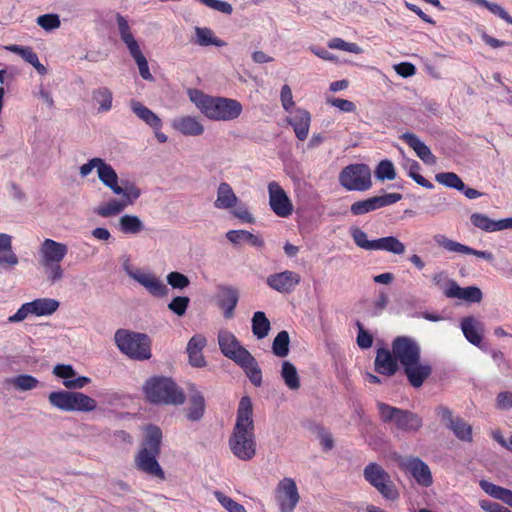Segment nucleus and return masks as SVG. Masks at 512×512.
Returning a JSON list of instances; mask_svg holds the SVG:
<instances>
[{
    "label": "nucleus",
    "instance_id": "nucleus-1",
    "mask_svg": "<svg viewBox=\"0 0 512 512\" xmlns=\"http://www.w3.org/2000/svg\"><path fill=\"white\" fill-rule=\"evenodd\" d=\"M252 403L248 396L241 398L236 423L229 437V448L242 461H249L256 455Z\"/></svg>",
    "mask_w": 512,
    "mask_h": 512
},
{
    "label": "nucleus",
    "instance_id": "nucleus-2",
    "mask_svg": "<svg viewBox=\"0 0 512 512\" xmlns=\"http://www.w3.org/2000/svg\"><path fill=\"white\" fill-rule=\"evenodd\" d=\"M162 431L156 425H148L141 448L135 456V466L150 476L164 479L165 474L157 457L161 452Z\"/></svg>",
    "mask_w": 512,
    "mask_h": 512
},
{
    "label": "nucleus",
    "instance_id": "nucleus-3",
    "mask_svg": "<svg viewBox=\"0 0 512 512\" xmlns=\"http://www.w3.org/2000/svg\"><path fill=\"white\" fill-rule=\"evenodd\" d=\"M191 100L209 119L216 121H231L240 116L242 105L239 101L225 97H212L195 91Z\"/></svg>",
    "mask_w": 512,
    "mask_h": 512
},
{
    "label": "nucleus",
    "instance_id": "nucleus-4",
    "mask_svg": "<svg viewBox=\"0 0 512 512\" xmlns=\"http://www.w3.org/2000/svg\"><path fill=\"white\" fill-rule=\"evenodd\" d=\"M147 400L156 405H182L185 402L183 390L170 377L154 376L143 386Z\"/></svg>",
    "mask_w": 512,
    "mask_h": 512
},
{
    "label": "nucleus",
    "instance_id": "nucleus-5",
    "mask_svg": "<svg viewBox=\"0 0 512 512\" xmlns=\"http://www.w3.org/2000/svg\"><path fill=\"white\" fill-rule=\"evenodd\" d=\"M68 253V247L64 243L46 238L39 248V263L44 268L47 279L55 283L63 278L64 272L61 262Z\"/></svg>",
    "mask_w": 512,
    "mask_h": 512
},
{
    "label": "nucleus",
    "instance_id": "nucleus-6",
    "mask_svg": "<svg viewBox=\"0 0 512 512\" xmlns=\"http://www.w3.org/2000/svg\"><path fill=\"white\" fill-rule=\"evenodd\" d=\"M377 408L381 421L385 424H394L397 430L415 433L423 426L422 418L410 410L400 409L383 402H378Z\"/></svg>",
    "mask_w": 512,
    "mask_h": 512
},
{
    "label": "nucleus",
    "instance_id": "nucleus-7",
    "mask_svg": "<svg viewBox=\"0 0 512 512\" xmlns=\"http://www.w3.org/2000/svg\"><path fill=\"white\" fill-rule=\"evenodd\" d=\"M51 406L66 412H91L97 407V402L90 396L76 391H53L48 395Z\"/></svg>",
    "mask_w": 512,
    "mask_h": 512
},
{
    "label": "nucleus",
    "instance_id": "nucleus-8",
    "mask_svg": "<svg viewBox=\"0 0 512 512\" xmlns=\"http://www.w3.org/2000/svg\"><path fill=\"white\" fill-rule=\"evenodd\" d=\"M115 341L120 351L130 358L147 360L151 357L150 339L146 334L119 329Z\"/></svg>",
    "mask_w": 512,
    "mask_h": 512
},
{
    "label": "nucleus",
    "instance_id": "nucleus-9",
    "mask_svg": "<svg viewBox=\"0 0 512 512\" xmlns=\"http://www.w3.org/2000/svg\"><path fill=\"white\" fill-rule=\"evenodd\" d=\"M340 185L347 191H367L372 185V173L367 164L354 163L344 167L338 176Z\"/></svg>",
    "mask_w": 512,
    "mask_h": 512
},
{
    "label": "nucleus",
    "instance_id": "nucleus-10",
    "mask_svg": "<svg viewBox=\"0 0 512 512\" xmlns=\"http://www.w3.org/2000/svg\"><path fill=\"white\" fill-rule=\"evenodd\" d=\"M364 479L372 485L385 499L395 500L399 494L390 475L375 462L369 463L363 471Z\"/></svg>",
    "mask_w": 512,
    "mask_h": 512
},
{
    "label": "nucleus",
    "instance_id": "nucleus-11",
    "mask_svg": "<svg viewBox=\"0 0 512 512\" xmlns=\"http://www.w3.org/2000/svg\"><path fill=\"white\" fill-rule=\"evenodd\" d=\"M391 348L402 366L417 364L421 358L420 345L409 336H397L392 341Z\"/></svg>",
    "mask_w": 512,
    "mask_h": 512
},
{
    "label": "nucleus",
    "instance_id": "nucleus-12",
    "mask_svg": "<svg viewBox=\"0 0 512 512\" xmlns=\"http://www.w3.org/2000/svg\"><path fill=\"white\" fill-rule=\"evenodd\" d=\"M59 307V302L51 298H38L23 304L18 311L8 317L7 320H25L29 315L37 317L49 316Z\"/></svg>",
    "mask_w": 512,
    "mask_h": 512
},
{
    "label": "nucleus",
    "instance_id": "nucleus-13",
    "mask_svg": "<svg viewBox=\"0 0 512 512\" xmlns=\"http://www.w3.org/2000/svg\"><path fill=\"white\" fill-rule=\"evenodd\" d=\"M268 195H269V206L275 215L281 218H287L292 215L294 206L282 188V186L277 181H271L267 186Z\"/></svg>",
    "mask_w": 512,
    "mask_h": 512
},
{
    "label": "nucleus",
    "instance_id": "nucleus-14",
    "mask_svg": "<svg viewBox=\"0 0 512 512\" xmlns=\"http://www.w3.org/2000/svg\"><path fill=\"white\" fill-rule=\"evenodd\" d=\"M401 199L402 195L400 193H387L384 195L373 196L354 202L350 206V212L354 216L364 215L366 213L393 205Z\"/></svg>",
    "mask_w": 512,
    "mask_h": 512
},
{
    "label": "nucleus",
    "instance_id": "nucleus-15",
    "mask_svg": "<svg viewBox=\"0 0 512 512\" xmlns=\"http://www.w3.org/2000/svg\"><path fill=\"white\" fill-rule=\"evenodd\" d=\"M399 467L411 474L418 485L430 487L433 483L432 474L429 466L419 457H402L398 461Z\"/></svg>",
    "mask_w": 512,
    "mask_h": 512
},
{
    "label": "nucleus",
    "instance_id": "nucleus-16",
    "mask_svg": "<svg viewBox=\"0 0 512 512\" xmlns=\"http://www.w3.org/2000/svg\"><path fill=\"white\" fill-rule=\"evenodd\" d=\"M276 499L281 512H292L299 502L300 496L296 482L292 478L282 479L276 488Z\"/></svg>",
    "mask_w": 512,
    "mask_h": 512
},
{
    "label": "nucleus",
    "instance_id": "nucleus-17",
    "mask_svg": "<svg viewBox=\"0 0 512 512\" xmlns=\"http://www.w3.org/2000/svg\"><path fill=\"white\" fill-rule=\"evenodd\" d=\"M218 344L222 354L236 364L250 353L246 348L240 345L234 334L226 330L219 332Z\"/></svg>",
    "mask_w": 512,
    "mask_h": 512
},
{
    "label": "nucleus",
    "instance_id": "nucleus-18",
    "mask_svg": "<svg viewBox=\"0 0 512 512\" xmlns=\"http://www.w3.org/2000/svg\"><path fill=\"white\" fill-rule=\"evenodd\" d=\"M300 281V274L291 270H285L283 272L271 274L266 279V283L271 289L279 293L286 294L294 291L296 286L299 285Z\"/></svg>",
    "mask_w": 512,
    "mask_h": 512
},
{
    "label": "nucleus",
    "instance_id": "nucleus-19",
    "mask_svg": "<svg viewBox=\"0 0 512 512\" xmlns=\"http://www.w3.org/2000/svg\"><path fill=\"white\" fill-rule=\"evenodd\" d=\"M435 242L445 250L460 254H471L478 258L485 259L486 261H493L494 256L489 251L475 250L467 245L461 244L457 241L451 240L443 234H437L434 236Z\"/></svg>",
    "mask_w": 512,
    "mask_h": 512
},
{
    "label": "nucleus",
    "instance_id": "nucleus-20",
    "mask_svg": "<svg viewBox=\"0 0 512 512\" xmlns=\"http://www.w3.org/2000/svg\"><path fill=\"white\" fill-rule=\"evenodd\" d=\"M399 361L394 354L393 349L379 348L374 360L375 371L379 374L391 377L399 369Z\"/></svg>",
    "mask_w": 512,
    "mask_h": 512
},
{
    "label": "nucleus",
    "instance_id": "nucleus-21",
    "mask_svg": "<svg viewBox=\"0 0 512 512\" xmlns=\"http://www.w3.org/2000/svg\"><path fill=\"white\" fill-rule=\"evenodd\" d=\"M189 405L186 409V418L191 422L200 421L206 410L205 398L195 384H189Z\"/></svg>",
    "mask_w": 512,
    "mask_h": 512
},
{
    "label": "nucleus",
    "instance_id": "nucleus-22",
    "mask_svg": "<svg viewBox=\"0 0 512 512\" xmlns=\"http://www.w3.org/2000/svg\"><path fill=\"white\" fill-rule=\"evenodd\" d=\"M445 297L459 299L467 303H479L482 300L483 294L480 288L476 286L462 288L455 281L449 283V287L445 291Z\"/></svg>",
    "mask_w": 512,
    "mask_h": 512
},
{
    "label": "nucleus",
    "instance_id": "nucleus-23",
    "mask_svg": "<svg viewBox=\"0 0 512 512\" xmlns=\"http://www.w3.org/2000/svg\"><path fill=\"white\" fill-rule=\"evenodd\" d=\"M287 122L293 127L298 140L304 141L307 139L311 124V115L307 110L295 109L291 112L290 117L287 118Z\"/></svg>",
    "mask_w": 512,
    "mask_h": 512
},
{
    "label": "nucleus",
    "instance_id": "nucleus-24",
    "mask_svg": "<svg viewBox=\"0 0 512 512\" xmlns=\"http://www.w3.org/2000/svg\"><path fill=\"white\" fill-rule=\"evenodd\" d=\"M402 367L409 384L414 388L421 387L432 374L431 365L421 363L420 360H418L417 364H407Z\"/></svg>",
    "mask_w": 512,
    "mask_h": 512
},
{
    "label": "nucleus",
    "instance_id": "nucleus-25",
    "mask_svg": "<svg viewBox=\"0 0 512 512\" xmlns=\"http://www.w3.org/2000/svg\"><path fill=\"white\" fill-rule=\"evenodd\" d=\"M206 338L201 334L194 335L187 344L186 352L188 354L189 364L192 367L203 368L207 365L202 350L206 346Z\"/></svg>",
    "mask_w": 512,
    "mask_h": 512
},
{
    "label": "nucleus",
    "instance_id": "nucleus-26",
    "mask_svg": "<svg viewBox=\"0 0 512 512\" xmlns=\"http://www.w3.org/2000/svg\"><path fill=\"white\" fill-rule=\"evenodd\" d=\"M411 149L414 150L416 155L428 165L436 163V157L432 154L430 148L422 142L417 135L411 132H405L400 136Z\"/></svg>",
    "mask_w": 512,
    "mask_h": 512
},
{
    "label": "nucleus",
    "instance_id": "nucleus-27",
    "mask_svg": "<svg viewBox=\"0 0 512 512\" xmlns=\"http://www.w3.org/2000/svg\"><path fill=\"white\" fill-rule=\"evenodd\" d=\"M133 278L143 285L152 295L157 297L165 296L168 292L167 286L156 276L149 273L133 274Z\"/></svg>",
    "mask_w": 512,
    "mask_h": 512
},
{
    "label": "nucleus",
    "instance_id": "nucleus-28",
    "mask_svg": "<svg viewBox=\"0 0 512 512\" xmlns=\"http://www.w3.org/2000/svg\"><path fill=\"white\" fill-rule=\"evenodd\" d=\"M173 127L186 136H199L203 134L204 127L192 116H182L173 121Z\"/></svg>",
    "mask_w": 512,
    "mask_h": 512
},
{
    "label": "nucleus",
    "instance_id": "nucleus-29",
    "mask_svg": "<svg viewBox=\"0 0 512 512\" xmlns=\"http://www.w3.org/2000/svg\"><path fill=\"white\" fill-rule=\"evenodd\" d=\"M98 178L99 180L113 193H120L121 191V185H119L118 181V175L114 168L106 163L103 159L101 160V163L99 165L98 171Z\"/></svg>",
    "mask_w": 512,
    "mask_h": 512
},
{
    "label": "nucleus",
    "instance_id": "nucleus-30",
    "mask_svg": "<svg viewBox=\"0 0 512 512\" xmlns=\"http://www.w3.org/2000/svg\"><path fill=\"white\" fill-rule=\"evenodd\" d=\"M237 365L244 370L246 376L254 386L260 387L262 385V371L257 360L251 353L247 354Z\"/></svg>",
    "mask_w": 512,
    "mask_h": 512
},
{
    "label": "nucleus",
    "instance_id": "nucleus-31",
    "mask_svg": "<svg viewBox=\"0 0 512 512\" xmlns=\"http://www.w3.org/2000/svg\"><path fill=\"white\" fill-rule=\"evenodd\" d=\"M237 201L238 198L231 185L227 182H221L217 189V198L214 206L218 209H230L236 205Z\"/></svg>",
    "mask_w": 512,
    "mask_h": 512
},
{
    "label": "nucleus",
    "instance_id": "nucleus-32",
    "mask_svg": "<svg viewBox=\"0 0 512 512\" xmlns=\"http://www.w3.org/2000/svg\"><path fill=\"white\" fill-rule=\"evenodd\" d=\"M132 111L154 130H160L162 127L161 119L148 107L140 101L132 100L130 103Z\"/></svg>",
    "mask_w": 512,
    "mask_h": 512
},
{
    "label": "nucleus",
    "instance_id": "nucleus-33",
    "mask_svg": "<svg viewBox=\"0 0 512 512\" xmlns=\"http://www.w3.org/2000/svg\"><path fill=\"white\" fill-rule=\"evenodd\" d=\"M237 302L238 294L236 290L229 287H224L220 290L218 294V305L223 310L225 318H231L233 316Z\"/></svg>",
    "mask_w": 512,
    "mask_h": 512
},
{
    "label": "nucleus",
    "instance_id": "nucleus-34",
    "mask_svg": "<svg viewBox=\"0 0 512 512\" xmlns=\"http://www.w3.org/2000/svg\"><path fill=\"white\" fill-rule=\"evenodd\" d=\"M226 237L234 245L247 242L253 247L262 248L264 246V240L260 236L246 230H230L226 233Z\"/></svg>",
    "mask_w": 512,
    "mask_h": 512
},
{
    "label": "nucleus",
    "instance_id": "nucleus-35",
    "mask_svg": "<svg viewBox=\"0 0 512 512\" xmlns=\"http://www.w3.org/2000/svg\"><path fill=\"white\" fill-rule=\"evenodd\" d=\"M195 44L199 46H216L223 47L226 42L215 36L214 31L208 27H196L195 28Z\"/></svg>",
    "mask_w": 512,
    "mask_h": 512
},
{
    "label": "nucleus",
    "instance_id": "nucleus-36",
    "mask_svg": "<svg viewBox=\"0 0 512 512\" xmlns=\"http://www.w3.org/2000/svg\"><path fill=\"white\" fill-rule=\"evenodd\" d=\"M479 485H480L481 489L485 493H487L489 496H491L495 499L501 500L502 502H504L505 504H507L509 506L511 505V503H512V491L511 490L501 487V486H498L496 484H493L487 480H481L479 482Z\"/></svg>",
    "mask_w": 512,
    "mask_h": 512
},
{
    "label": "nucleus",
    "instance_id": "nucleus-37",
    "mask_svg": "<svg viewBox=\"0 0 512 512\" xmlns=\"http://www.w3.org/2000/svg\"><path fill=\"white\" fill-rule=\"evenodd\" d=\"M5 383L14 387L18 391H30L38 386L39 381L32 375L20 374L15 377L7 378Z\"/></svg>",
    "mask_w": 512,
    "mask_h": 512
},
{
    "label": "nucleus",
    "instance_id": "nucleus-38",
    "mask_svg": "<svg viewBox=\"0 0 512 512\" xmlns=\"http://www.w3.org/2000/svg\"><path fill=\"white\" fill-rule=\"evenodd\" d=\"M375 250L387 251L396 255L405 253V245L394 236H387L376 239Z\"/></svg>",
    "mask_w": 512,
    "mask_h": 512
},
{
    "label": "nucleus",
    "instance_id": "nucleus-39",
    "mask_svg": "<svg viewBox=\"0 0 512 512\" xmlns=\"http://www.w3.org/2000/svg\"><path fill=\"white\" fill-rule=\"evenodd\" d=\"M116 21L118 25V30L120 33L121 40L125 43L128 50H131L137 46H139L137 40L134 38L131 28L129 26L128 21L124 16L120 13L116 14Z\"/></svg>",
    "mask_w": 512,
    "mask_h": 512
},
{
    "label": "nucleus",
    "instance_id": "nucleus-40",
    "mask_svg": "<svg viewBox=\"0 0 512 512\" xmlns=\"http://www.w3.org/2000/svg\"><path fill=\"white\" fill-rule=\"evenodd\" d=\"M281 377L287 387L291 390H297L300 387V378L296 367L289 361L282 363Z\"/></svg>",
    "mask_w": 512,
    "mask_h": 512
},
{
    "label": "nucleus",
    "instance_id": "nucleus-41",
    "mask_svg": "<svg viewBox=\"0 0 512 512\" xmlns=\"http://www.w3.org/2000/svg\"><path fill=\"white\" fill-rule=\"evenodd\" d=\"M471 224L485 232L499 231L498 221L489 218L487 215L482 213H473L470 216Z\"/></svg>",
    "mask_w": 512,
    "mask_h": 512
},
{
    "label": "nucleus",
    "instance_id": "nucleus-42",
    "mask_svg": "<svg viewBox=\"0 0 512 512\" xmlns=\"http://www.w3.org/2000/svg\"><path fill=\"white\" fill-rule=\"evenodd\" d=\"M447 427L453 431L454 435L462 441L472 440V427L464 419L456 417Z\"/></svg>",
    "mask_w": 512,
    "mask_h": 512
},
{
    "label": "nucleus",
    "instance_id": "nucleus-43",
    "mask_svg": "<svg viewBox=\"0 0 512 512\" xmlns=\"http://www.w3.org/2000/svg\"><path fill=\"white\" fill-rule=\"evenodd\" d=\"M120 230L125 234H138L144 228L142 221L136 215H123L119 220Z\"/></svg>",
    "mask_w": 512,
    "mask_h": 512
},
{
    "label": "nucleus",
    "instance_id": "nucleus-44",
    "mask_svg": "<svg viewBox=\"0 0 512 512\" xmlns=\"http://www.w3.org/2000/svg\"><path fill=\"white\" fill-rule=\"evenodd\" d=\"M126 207L127 205L122 199H112L99 205L96 209V213L101 217H110L120 214Z\"/></svg>",
    "mask_w": 512,
    "mask_h": 512
},
{
    "label": "nucleus",
    "instance_id": "nucleus-45",
    "mask_svg": "<svg viewBox=\"0 0 512 512\" xmlns=\"http://www.w3.org/2000/svg\"><path fill=\"white\" fill-rule=\"evenodd\" d=\"M92 98L99 104V112H107L112 108V92L107 87H100L92 92Z\"/></svg>",
    "mask_w": 512,
    "mask_h": 512
},
{
    "label": "nucleus",
    "instance_id": "nucleus-46",
    "mask_svg": "<svg viewBox=\"0 0 512 512\" xmlns=\"http://www.w3.org/2000/svg\"><path fill=\"white\" fill-rule=\"evenodd\" d=\"M129 52L138 66L139 73H140L141 77L145 80H153V76L149 70L148 61L145 58V56L143 55V53L141 52L140 47L137 46V47L129 50Z\"/></svg>",
    "mask_w": 512,
    "mask_h": 512
},
{
    "label": "nucleus",
    "instance_id": "nucleus-47",
    "mask_svg": "<svg viewBox=\"0 0 512 512\" xmlns=\"http://www.w3.org/2000/svg\"><path fill=\"white\" fill-rule=\"evenodd\" d=\"M435 180L446 187L456 190L464 189V182L454 172H441L435 175Z\"/></svg>",
    "mask_w": 512,
    "mask_h": 512
},
{
    "label": "nucleus",
    "instance_id": "nucleus-48",
    "mask_svg": "<svg viewBox=\"0 0 512 512\" xmlns=\"http://www.w3.org/2000/svg\"><path fill=\"white\" fill-rule=\"evenodd\" d=\"M122 184V192L115 194L122 196V201H124V203H126L127 206L131 205L135 200H137L140 197L141 191L134 183L130 181H123Z\"/></svg>",
    "mask_w": 512,
    "mask_h": 512
},
{
    "label": "nucleus",
    "instance_id": "nucleus-49",
    "mask_svg": "<svg viewBox=\"0 0 512 512\" xmlns=\"http://www.w3.org/2000/svg\"><path fill=\"white\" fill-rule=\"evenodd\" d=\"M396 175L394 164L388 159L381 160L375 169V176L380 181L394 180Z\"/></svg>",
    "mask_w": 512,
    "mask_h": 512
},
{
    "label": "nucleus",
    "instance_id": "nucleus-50",
    "mask_svg": "<svg viewBox=\"0 0 512 512\" xmlns=\"http://www.w3.org/2000/svg\"><path fill=\"white\" fill-rule=\"evenodd\" d=\"M273 353L278 357H285L289 353V334L281 331L277 334L272 345Z\"/></svg>",
    "mask_w": 512,
    "mask_h": 512
},
{
    "label": "nucleus",
    "instance_id": "nucleus-51",
    "mask_svg": "<svg viewBox=\"0 0 512 512\" xmlns=\"http://www.w3.org/2000/svg\"><path fill=\"white\" fill-rule=\"evenodd\" d=\"M351 236L355 244L365 250H375L376 240H368L367 234L359 227L351 228Z\"/></svg>",
    "mask_w": 512,
    "mask_h": 512
},
{
    "label": "nucleus",
    "instance_id": "nucleus-52",
    "mask_svg": "<svg viewBox=\"0 0 512 512\" xmlns=\"http://www.w3.org/2000/svg\"><path fill=\"white\" fill-rule=\"evenodd\" d=\"M461 329L466 339L473 345L478 346L482 341V334L478 330L477 322H460Z\"/></svg>",
    "mask_w": 512,
    "mask_h": 512
},
{
    "label": "nucleus",
    "instance_id": "nucleus-53",
    "mask_svg": "<svg viewBox=\"0 0 512 512\" xmlns=\"http://www.w3.org/2000/svg\"><path fill=\"white\" fill-rule=\"evenodd\" d=\"M218 502L228 511V512H247L245 507L242 504L234 501L232 498L226 496L224 493L220 491H216L214 493Z\"/></svg>",
    "mask_w": 512,
    "mask_h": 512
},
{
    "label": "nucleus",
    "instance_id": "nucleus-54",
    "mask_svg": "<svg viewBox=\"0 0 512 512\" xmlns=\"http://www.w3.org/2000/svg\"><path fill=\"white\" fill-rule=\"evenodd\" d=\"M37 24L46 31H51L60 27L61 22L57 14H43L36 20Z\"/></svg>",
    "mask_w": 512,
    "mask_h": 512
},
{
    "label": "nucleus",
    "instance_id": "nucleus-55",
    "mask_svg": "<svg viewBox=\"0 0 512 512\" xmlns=\"http://www.w3.org/2000/svg\"><path fill=\"white\" fill-rule=\"evenodd\" d=\"M201 4L215 10L221 12L226 15H231L233 13L232 5L223 0H197Z\"/></svg>",
    "mask_w": 512,
    "mask_h": 512
},
{
    "label": "nucleus",
    "instance_id": "nucleus-56",
    "mask_svg": "<svg viewBox=\"0 0 512 512\" xmlns=\"http://www.w3.org/2000/svg\"><path fill=\"white\" fill-rule=\"evenodd\" d=\"M7 49L15 54L21 56L29 64H34L37 61L38 56L31 47H22L19 45H11Z\"/></svg>",
    "mask_w": 512,
    "mask_h": 512
},
{
    "label": "nucleus",
    "instance_id": "nucleus-57",
    "mask_svg": "<svg viewBox=\"0 0 512 512\" xmlns=\"http://www.w3.org/2000/svg\"><path fill=\"white\" fill-rule=\"evenodd\" d=\"M167 282L174 289H184L190 284V281L186 275L176 271L167 275Z\"/></svg>",
    "mask_w": 512,
    "mask_h": 512
},
{
    "label": "nucleus",
    "instance_id": "nucleus-58",
    "mask_svg": "<svg viewBox=\"0 0 512 512\" xmlns=\"http://www.w3.org/2000/svg\"><path fill=\"white\" fill-rule=\"evenodd\" d=\"M357 324V327H358V336H357V344L358 346L361 348V349H368L372 346L373 344V336L372 334L364 329L363 325L361 324V322H356Z\"/></svg>",
    "mask_w": 512,
    "mask_h": 512
},
{
    "label": "nucleus",
    "instance_id": "nucleus-59",
    "mask_svg": "<svg viewBox=\"0 0 512 512\" xmlns=\"http://www.w3.org/2000/svg\"><path fill=\"white\" fill-rule=\"evenodd\" d=\"M189 302H190V299L188 297L177 296L172 299V301L169 303L168 307L176 315L182 316V315H184V313L189 305Z\"/></svg>",
    "mask_w": 512,
    "mask_h": 512
},
{
    "label": "nucleus",
    "instance_id": "nucleus-60",
    "mask_svg": "<svg viewBox=\"0 0 512 512\" xmlns=\"http://www.w3.org/2000/svg\"><path fill=\"white\" fill-rule=\"evenodd\" d=\"M53 374L59 378L64 379V381L72 380L76 376V371L69 364H57L53 368Z\"/></svg>",
    "mask_w": 512,
    "mask_h": 512
},
{
    "label": "nucleus",
    "instance_id": "nucleus-61",
    "mask_svg": "<svg viewBox=\"0 0 512 512\" xmlns=\"http://www.w3.org/2000/svg\"><path fill=\"white\" fill-rule=\"evenodd\" d=\"M18 264V257L13 252L12 247L10 250H4L0 252V267L1 268H12Z\"/></svg>",
    "mask_w": 512,
    "mask_h": 512
},
{
    "label": "nucleus",
    "instance_id": "nucleus-62",
    "mask_svg": "<svg viewBox=\"0 0 512 512\" xmlns=\"http://www.w3.org/2000/svg\"><path fill=\"white\" fill-rule=\"evenodd\" d=\"M455 282L453 279L447 278L445 272H438L432 276V283L443 293L445 296V291L447 287H449V283Z\"/></svg>",
    "mask_w": 512,
    "mask_h": 512
},
{
    "label": "nucleus",
    "instance_id": "nucleus-63",
    "mask_svg": "<svg viewBox=\"0 0 512 512\" xmlns=\"http://www.w3.org/2000/svg\"><path fill=\"white\" fill-rule=\"evenodd\" d=\"M396 73L404 78L411 77L416 74V67L410 62H401L394 66Z\"/></svg>",
    "mask_w": 512,
    "mask_h": 512
},
{
    "label": "nucleus",
    "instance_id": "nucleus-64",
    "mask_svg": "<svg viewBox=\"0 0 512 512\" xmlns=\"http://www.w3.org/2000/svg\"><path fill=\"white\" fill-rule=\"evenodd\" d=\"M480 507L486 512H512L507 507L489 500H481Z\"/></svg>",
    "mask_w": 512,
    "mask_h": 512
}]
</instances>
